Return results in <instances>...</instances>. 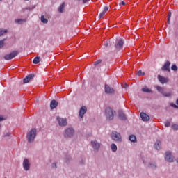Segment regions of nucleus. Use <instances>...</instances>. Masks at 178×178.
Listing matches in <instances>:
<instances>
[{
  "instance_id": "nucleus-8",
  "label": "nucleus",
  "mask_w": 178,
  "mask_h": 178,
  "mask_svg": "<svg viewBox=\"0 0 178 178\" xmlns=\"http://www.w3.org/2000/svg\"><path fill=\"white\" fill-rule=\"evenodd\" d=\"M57 122L59 126H61V127H65V126H67V120H66V118L57 117Z\"/></svg>"
},
{
  "instance_id": "nucleus-14",
  "label": "nucleus",
  "mask_w": 178,
  "mask_h": 178,
  "mask_svg": "<svg viewBox=\"0 0 178 178\" xmlns=\"http://www.w3.org/2000/svg\"><path fill=\"white\" fill-rule=\"evenodd\" d=\"M86 113H87V107H86L84 106H82L79 111L80 118H84V115H86Z\"/></svg>"
},
{
  "instance_id": "nucleus-45",
  "label": "nucleus",
  "mask_w": 178,
  "mask_h": 178,
  "mask_svg": "<svg viewBox=\"0 0 178 178\" xmlns=\"http://www.w3.org/2000/svg\"><path fill=\"white\" fill-rule=\"evenodd\" d=\"M170 16H172V13H169V15H168V19H170Z\"/></svg>"
},
{
  "instance_id": "nucleus-13",
  "label": "nucleus",
  "mask_w": 178,
  "mask_h": 178,
  "mask_svg": "<svg viewBox=\"0 0 178 178\" xmlns=\"http://www.w3.org/2000/svg\"><path fill=\"white\" fill-rule=\"evenodd\" d=\"M162 70H164L165 72H170V62H165L163 67H162Z\"/></svg>"
},
{
  "instance_id": "nucleus-31",
  "label": "nucleus",
  "mask_w": 178,
  "mask_h": 178,
  "mask_svg": "<svg viewBox=\"0 0 178 178\" xmlns=\"http://www.w3.org/2000/svg\"><path fill=\"white\" fill-rule=\"evenodd\" d=\"M33 9H35V6H33L31 7H26L24 8V10H33Z\"/></svg>"
},
{
  "instance_id": "nucleus-43",
  "label": "nucleus",
  "mask_w": 178,
  "mask_h": 178,
  "mask_svg": "<svg viewBox=\"0 0 178 178\" xmlns=\"http://www.w3.org/2000/svg\"><path fill=\"white\" fill-rule=\"evenodd\" d=\"M171 106H173V108H178V106H177L176 104H171Z\"/></svg>"
},
{
  "instance_id": "nucleus-49",
  "label": "nucleus",
  "mask_w": 178,
  "mask_h": 178,
  "mask_svg": "<svg viewBox=\"0 0 178 178\" xmlns=\"http://www.w3.org/2000/svg\"><path fill=\"white\" fill-rule=\"evenodd\" d=\"M143 163H144L145 165H147V162H145V160H143Z\"/></svg>"
},
{
  "instance_id": "nucleus-52",
  "label": "nucleus",
  "mask_w": 178,
  "mask_h": 178,
  "mask_svg": "<svg viewBox=\"0 0 178 178\" xmlns=\"http://www.w3.org/2000/svg\"><path fill=\"white\" fill-rule=\"evenodd\" d=\"M0 127H1V125H0Z\"/></svg>"
},
{
  "instance_id": "nucleus-12",
  "label": "nucleus",
  "mask_w": 178,
  "mask_h": 178,
  "mask_svg": "<svg viewBox=\"0 0 178 178\" xmlns=\"http://www.w3.org/2000/svg\"><path fill=\"white\" fill-rule=\"evenodd\" d=\"M124 44V42H123V40L120 39L117 41V43L115 44V48L116 49H120L123 47V45Z\"/></svg>"
},
{
  "instance_id": "nucleus-51",
  "label": "nucleus",
  "mask_w": 178,
  "mask_h": 178,
  "mask_svg": "<svg viewBox=\"0 0 178 178\" xmlns=\"http://www.w3.org/2000/svg\"><path fill=\"white\" fill-rule=\"evenodd\" d=\"M0 1H2V0H0Z\"/></svg>"
},
{
  "instance_id": "nucleus-48",
  "label": "nucleus",
  "mask_w": 178,
  "mask_h": 178,
  "mask_svg": "<svg viewBox=\"0 0 178 178\" xmlns=\"http://www.w3.org/2000/svg\"><path fill=\"white\" fill-rule=\"evenodd\" d=\"M168 23H170V19L168 18Z\"/></svg>"
},
{
  "instance_id": "nucleus-39",
  "label": "nucleus",
  "mask_w": 178,
  "mask_h": 178,
  "mask_svg": "<svg viewBox=\"0 0 178 178\" xmlns=\"http://www.w3.org/2000/svg\"><path fill=\"white\" fill-rule=\"evenodd\" d=\"M101 62H102V60H97V61H95V66H97V65H99V63H101Z\"/></svg>"
},
{
  "instance_id": "nucleus-28",
  "label": "nucleus",
  "mask_w": 178,
  "mask_h": 178,
  "mask_svg": "<svg viewBox=\"0 0 178 178\" xmlns=\"http://www.w3.org/2000/svg\"><path fill=\"white\" fill-rule=\"evenodd\" d=\"M142 91L143 92H148V93L152 92V90H151V89L148 88L147 87L143 88Z\"/></svg>"
},
{
  "instance_id": "nucleus-26",
  "label": "nucleus",
  "mask_w": 178,
  "mask_h": 178,
  "mask_svg": "<svg viewBox=\"0 0 178 178\" xmlns=\"http://www.w3.org/2000/svg\"><path fill=\"white\" fill-rule=\"evenodd\" d=\"M6 33H8V29H0V37H2V35H5Z\"/></svg>"
},
{
  "instance_id": "nucleus-46",
  "label": "nucleus",
  "mask_w": 178,
  "mask_h": 178,
  "mask_svg": "<svg viewBox=\"0 0 178 178\" xmlns=\"http://www.w3.org/2000/svg\"><path fill=\"white\" fill-rule=\"evenodd\" d=\"M121 5H122L123 6H124V5H126V3L124 1H122L121 2Z\"/></svg>"
},
{
  "instance_id": "nucleus-37",
  "label": "nucleus",
  "mask_w": 178,
  "mask_h": 178,
  "mask_svg": "<svg viewBox=\"0 0 178 178\" xmlns=\"http://www.w3.org/2000/svg\"><path fill=\"white\" fill-rule=\"evenodd\" d=\"M138 76H144V73H143V71L139 70L138 72Z\"/></svg>"
},
{
  "instance_id": "nucleus-30",
  "label": "nucleus",
  "mask_w": 178,
  "mask_h": 178,
  "mask_svg": "<svg viewBox=\"0 0 178 178\" xmlns=\"http://www.w3.org/2000/svg\"><path fill=\"white\" fill-rule=\"evenodd\" d=\"M65 163H69V162H70V161H72V157H70V156H67L65 159H64Z\"/></svg>"
},
{
  "instance_id": "nucleus-40",
  "label": "nucleus",
  "mask_w": 178,
  "mask_h": 178,
  "mask_svg": "<svg viewBox=\"0 0 178 178\" xmlns=\"http://www.w3.org/2000/svg\"><path fill=\"white\" fill-rule=\"evenodd\" d=\"M9 136H10V133L7 132L6 134H4L3 137H9Z\"/></svg>"
},
{
  "instance_id": "nucleus-24",
  "label": "nucleus",
  "mask_w": 178,
  "mask_h": 178,
  "mask_svg": "<svg viewBox=\"0 0 178 178\" xmlns=\"http://www.w3.org/2000/svg\"><path fill=\"white\" fill-rule=\"evenodd\" d=\"M65 10V3H63L58 8L59 13H63Z\"/></svg>"
},
{
  "instance_id": "nucleus-18",
  "label": "nucleus",
  "mask_w": 178,
  "mask_h": 178,
  "mask_svg": "<svg viewBox=\"0 0 178 178\" xmlns=\"http://www.w3.org/2000/svg\"><path fill=\"white\" fill-rule=\"evenodd\" d=\"M118 116L121 120H126V115L123 113L122 111H118Z\"/></svg>"
},
{
  "instance_id": "nucleus-22",
  "label": "nucleus",
  "mask_w": 178,
  "mask_h": 178,
  "mask_svg": "<svg viewBox=\"0 0 178 178\" xmlns=\"http://www.w3.org/2000/svg\"><path fill=\"white\" fill-rule=\"evenodd\" d=\"M15 23L17 24H23V23H26V19H17L15 20Z\"/></svg>"
},
{
  "instance_id": "nucleus-47",
  "label": "nucleus",
  "mask_w": 178,
  "mask_h": 178,
  "mask_svg": "<svg viewBox=\"0 0 178 178\" xmlns=\"http://www.w3.org/2000/svg\"><path fill=\"white\" fill-rule=\"evenodd\" d=\"M53 168H56V163H53Z\"/></svg>"
},
{
  "instance_id": "nucleus-6",
  "label": "nucleus",
  "mask_w": 178,
  "mask_h": 178,
  "mask_svg": "<svg viewBox=\"0 0 178 178\" xmlns=\"http://www.w3.org/2000/svg\"><path fill=\"white\" fill-rule=\"evenodd\" d=\"M17 55H19V51H14L8 54L5 55L4 59L6 60H10L13 59V58H16V56H17Z\"/></svg>"
},
{
  "instance_id": "nucleus-29",
  "label": "nucleus",
  "mask_w": 178,
  "mask_h": 178,
  "mask_svg": "<svg viewBox=\"0 0 178 178\" xmlns=\"http://www.w3.org/2000/svg\"><path fill=\"white\" fill-rule=\"evenodd\" d=\"M33 63L35 65L40 63V57H35L33 60Z\"/></svg>"
},
{
  "instance_id": "nucleus-34",
  "label": "nucleus",
  "mask_w": 178,
  "mask_h": 178,
  "mask_svg": "<svg viewBox=\"0 0 178 178\" xmlns=\"http://www.w3.org/2000/svg\"><path fill=\"white\" fill-rule=\"evenodd\" d=\"M172 130H178V125L175 124L172 125Z\"/></svg>"
},
{
  "instance_id": "nucleus-41",
  "label": "nucleus",
  "mask_w": 178,
  "mask_h": 178,
  "mask_svg": "<svg viewBox=\"0 0 178 178\" xmlns=\"http://www.w3.org/2000/svg\"><path fill=\"white\" fill-rule=\"evenodd\" d=\"M78 1L79 2L81 1L83 3H86V2H88L90 0H76Z\"/></svg>"
},
{
  "instance_id": "nucleus-33",
  "label": "nucleus",
  "mask_w": 178,
  "mask_h": 178,
  "mask_svg": "<svg viewBox=\"0 0 178 178\" xmlns=\"http://www.w3.org/2000/svg\"><path fill=\"white\" fill-rule=\"evenodd\" d=\"M172 70H174V72H177V66L176 65H172L171 67Z\"/></svg>"
},
{
  "instance_id": "nucleus-3",
  "label": "nucleus",
  "mask_w": 178,
  "mask_h": 178,
  "mask_svg": "<svg viewBox=\"0 0 178 178\" xmlns=\"http://www.w3.org/2000/svg\"><path fill=\"white\" fill-rule=\"evenodd\" d=\"M156 90L160 94H162L163 97H172V92L171 91H166V88L156 86Z\"/></svg>"
},
{
  "instance_id": "nucleus-7",
  "label": "nucleus",
  "mask_w": 178,
  "mask_h": 178,
  "mask_svg": "<svg viewBox=\"0 0 178 178\" xmlns=\"http://www.w3.org/2000/svg\"><path fill=\"white\" fill-rule=\"evenodd\" d=\"M31 165L30 161L28 159H24L22 163L24 170H26V172H28V170H30Z\"/></svg>"
},
{
  "instance_id": "nucleus-19",
  "label": "nucleus",
  "mask_w": 178,
  "mask_h": 178,
  "mask_svg": "<svg viewBox=\"0 0 178 178\" xmlns=\"http://www.w3.org/2000/svg\"><path fill=\"white\" fill-rule=\"evenodd\" d=\"M34 77V75L30 74L28 75L26 78L24 79V84H26V83H29Z\"/></svg>"
},
{
  "instance_id": "nucleus-10",
  "label": "nucleus",
  "mask_w": 178,
  "mask_h": 178,
  "mask_svg": "<svg viewBox=\"0 0 178 178\" xmlns=\"http://www.w3.org/2000/svg\"><path fill=\"white\" fill-rule=\"evenodd\" d=\"M91 144L95 152H98L99 148L101 147V144H99V143H98L97 140H92Z\"/></svg>"
},
{
  "instance_id": "nucleus-2",
  "label": "nucleus",
  "mask_w": 178,
  "mask_h": 178,
  "mask_svg": "<svg viewBox=\"0 0 178 178\" xmlns=\"http://www.w3.org/2000/svg\"><path fill=\"white\" fill-rule=\"evenodd\" d=\"M116 115V111L111 107H107L105 111V116L108 120H113V118Z\"/></svg>"
},
{
  "instance_id": "nucleus-20",
  "label": "nucleus",
  "mask_w": 178,
  "mask_h": 178,
  "mask_svg": "<svg viewBox=\"0 0 178 178\" xmlns=\"http://www.w3.org/2000/svg\"><path fill=\"white\" fill-rule=\"evenodd\" d=\"M58 106V102L56 100H52L50 104L51 109H55Z\"/></svg>"
},
{
  "instance_id": "nucleus-32",
  "label": "nucleus",
  "mask_w": 178,
  "mask_h": 178,
  "mask_svg": "<svg viewBox=\"0 0 178 178\" xmlns=\"http://www.w3.org/2000/svg\"><path fill=\"white\" fill-rule=\"evenodd\" d=\"M5 40L6 39H3V40H0V48H3L5 45Z\"/></svg>"
},
{
  "instance_id": "nucleus-25",
  "label": "nucleus",
  "mask_w": 178,
  "mask_h": 178,
  "mask_svg": "<svg viewBox=\"0 0 178 178\" xmlns=\"http://www.w3.org/2000/svg\"><path fill=\"white\" fill-rule=\"evenodd\" d=\"M129 138L131 143H137V138H136V136L131 135Z\"/></svg>"
},
{
  "instance_id": "nucleus-42",
  "label": "nucleus",
  "mask_w": 178,
  "mask_h": 178,
  "mask_svg": "<svg viewBox=\"0 0 178 178\" xmlns=\"http://www.w3.org/2000/svg\"><path fill=\"white\" fill-rule=\"evenodd\" d=\"M6 118H3L2 116H0V122H2V120H5Z\"/></svg>"
},
{
  "instance_id": "nucleus-4",
  "label": "nucleus",
  "mask_w": 178,
  "mask_h": 178,
  "mask_svg": "<svg viewBox=\"0 0 178 178\" xmlns=\"http://www.w3.org/2000/svg\"><path fill=\"white\" fill-rule=\"evenodd\" d=\"M65 138H72L74 136V129L72 127L67 128L63 134Z\"/></svg>"
},
{
  "instance_id": "nucleus-23",
  "label": "nucleus",
  "mask_w": 178,
  "mask_h": 178,
  "mask_svg": "<svg viewBox=\"0 0 178 178\" xmlns=\"http://www.w3.org/2000/svg\"><path fill=\"white\" fill-rule=\"evenodd\" d=\"M111 148L113 152H116L118 151V146L115 143L111 145Z\"/></svg>"
},
{
  "instance_id": "nucleus-44",
  "label": "nucleus",
  "mask_w": 178,
  "mask_h": 178,
  "mask_svg": "<svg viewBox=\"0 0 178 178\" xmlns=\"http://www.w3.org/2000/svg\"><path fill=\"white\" fill-rule=\"evenodd\" d=\"M108 45H109V42H106L104 44V47H108Z\"/></svg>"
},
{
  "instance_id": "nucleus-27",
  "label": "nucleus",
  "mask_w": 178,
  "mask_h": 178,
  "mask_svg": "<svg viewBox=\"0 0 178 178\" xmlns=\"http://www.w3.org/2000/svg\"><path fill=\"white\" fill-rule=\"evenodd\" d=\"M40 20H41L42 23H44V24H47V23H48V20L47 19V18H45V16H44V15L41 16Z\"/></svg>"
},
{
  "instance_id": "nucleus-38",
  "label": "nucleus",
  "mask_w": 178,
  "mask_h": 178,
  "mask_svg": "<svg viewBox=\"0 0 178 178\" xmlns=\"http://www.w3.org/2000/svg\"><path fill=\"white\" fill-rule=\"evenodd\" d=\"M165 127H169L170 126V122H165Z\"/></svg>"
},
{
  "instance_id": "nucleus-50",
  "label": "nucleus",
  "mask_w": 178,
  "mask_h": 178,
  "mask_svg": "<svg viewBox=\"0 0 178 178\" xmlns=\"http://www.w3.org/2000/svg\"><path fill=\"white\" fill-rule=\"evenodd\" d=\"M81 163H84V161H82L81 162Z\"/></svg>"
},
{
  "instance_id": "nucleus-36",
  "label": "nucleus",
  "mask_w": 178,
  "mask_h": 178,
  "mask_svg": "<svg viewBox=\"0 0 178 178\" xmlns=\"http://www.w3.org/2000/svg\"><path fill=\"white\" fill-rule=\"evenodd\" d=\"M108 10H109V7L105 6L104 8L103 12H104L105 13H106V12H108Z\"/></svg>"
},
{
  "instance_id": "nucleus-11",
  "label": "nucleus",
  "mask_w": 178,
  "mask_h": 178,
  "mask_svg": "<svg viewBox=\"0 0 178 178\" xmlns=\"http://www.w3.org/2000/svg\"><path fill=\"white\" fill-rule=\"evenodd\" d=\"M104 91L106 94H115V90L113 88L109 86V85L106 84L104 87Z\"/></svg>"
},
{
  "instance_id": "nucleus-16",
  "label": "nucleus",
  "mask_w": 178,
  "mask_h": 178,
  "mask_svg": "<svg viewBox=\"0 0 178 178\" xmlns=\"http://www.w3.org/2000/svg\"><path fill=\"white\" fill-rule=\"evenodd\" d=\"M154 147L155 149H156L157 151H159L161 148H162V143H161V140H157L154 143Z\"/></svg>"
},
{
  "instance_id": "nucleus-1",
  "label": "nucleus",
  "mask_w": 178,
  "mask_h": 178,
  "mask_svg": "<svg viewBox=\"0 0 178 178\" xmlns=\"http://www.w3.org/2000/svg\"><path fill=\"white\" fill-rule=\"evenodd\" d=\"M35 137H37V129H31L26 134L28 143H34Z\"/></svg>"
},
{
  "instance_id": "nucleus-15",
  "label": "nucleus",
  "mask_w": 178,
  "mask_h": 178,
  "mask_svg": "<svg viewBox=\"0 0 178 178\" xmlns=\"http://www.w3.org/2000/svg\"><path fill=\"white\" fill-rule=\"evenodd\" d=\"M158 80L161 83V84H166L169 81V79L165 78L161 75L158 76Z\"/></svg>"
},
{
  "instance_id": "nucleus-21",
  "label": "nucleus",
  "mask_w": 178,
  "mask_h": 178,
  "mask_svg": "<svg viewBox=\"0 0 178 178\" xmlns=\"http://www.w3.org/2000/svg\"><path fill=\"white\" fill-rule=\"evenodd\" d=\"M150 169H156V163L155 162H150L147 165Z\"/></svg>"
},
{
  "instance_id": "nucleus-35",
  "label": "nucleus",
  "mask_w": 178,
  "mask_h": 178,
  "mask_svg": "<svg viewBox=\"0 0 178 178\" xmlns=\"http://www.w3.org/2000/svg\"><path fill=\"white\" fill-rule=\"evenodd\" d=\"M105 12L104 11H103L102 13H100V15H99V19H102V17H104V16H105Z\"/></svg>"
},
{
  "instance_id": "nucleus-5",
  "label": "nucleus",
  "mask_w": 178,
  "mask_h": 178,
  "mask_svg": "<svg viewBox=\"0 0 178 178\" xmlns=\"http://www.w3.org/2000/svg\"><path fill=\"white\" fill-rule=\"evenodd\" d=\"M111 140H113L115 143H122V136L116 131H113L111 133Z\"/></svg>"
},
{
  "instance_id": "nucleus-9",
  "label": "nucleus",
  "mask_w": 178,
  "mask_h": 178,
  "mask_svg": "<svg viewBox=\"0 0 178 178\" xmlns=\"http://www.w3.org/2000/svg\"><path fill=\"white\" fill-rule=\"evenodd\" d=\"M165 159L167 162H175V156L172 155V152H165Z\"/></svg>"
},
{
  "instance_id": "nucleus-17",
  "label": "nucleus",
  "mask_w": 178,
  "mask_h": 178,
  "mask_svg": "<svg viewBox=\"0 0 178 178\" xmlns=\"http://www.w3.org/2000/svg\"><path fill=\"white\" fill-rule=\"evenodd\" d=\"M140 118L143 122H148L149 120V117L145 113H140Z\"/></svg>"
}]
</instances>
